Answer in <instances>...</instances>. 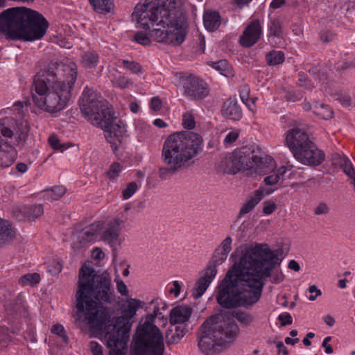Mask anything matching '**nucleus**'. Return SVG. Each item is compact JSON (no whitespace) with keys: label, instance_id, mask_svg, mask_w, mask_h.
<instances>
[{"label":"nucleus","instance_id":"1","mask_svg":"<svg viewBox=\"0 0 355 355\" xmlns=\"http://www.w3.org/2000/svg\"><path fill=\"white\" fill-rule=\"evenodd\" d=\"M282 260L267 244H256L248 249L228 270L218 286L216 300L221 307L248 309L261 297L264 283L270 277L272 284L284 279L282 271L273 269Z\"/></svg>","mask_w":355,"mask_h":355},{"label":"nucleus","instance_id":"2","mask_svg":"<svg viewBox=\"0 0 355 355\" xmlns=\"http://www.w3.org/2000/svg\"><path fill=\"white\" fill-rule=\"evenodd\" d=\"M253 319L248 312H218L209 316L197 333L200 351L205 355H215L229 348L240 332L236 320L248 325Z\"/></svg>","mask_w":355,"mask_h":355},{"label":"nucleus","instance_id":"3","mask_svg":"<svg viewBox=\"0 0 355 355\" xmlns=\"http://www.w3.org/2000/svg\"><path fill=\"white\" fill-rule=\"evenodd\" d=\"M59 67L57 62H51L40 70L35 76L31 86L35 105L49 113L60 112L67 105L77 79V72L71 70L66 80H60L58 76Z\"/></svg>","mask_w":355,"mask_h":355},{"label":"nucleus","instance_id":"4","mask_svg":"<svg viewBox=\"0 0 355 355\" xmlns=\"http://www.w3.org/2000/svg\"><path fill=\"white\" fill-rule=\"evenodd\" d=\"M114 289L108 272L98 274L84 265L79 271L75 294L76 311H108L114 300Z\"/></svg>","mask_w":355,"mask_h":355},{"label":"nucleus","instance_id":"5","mask_svg":"<svg viewBox=\"0 0 355 355\" xmlns=\"http://www.w3.org/2000/svg\"><path fill=\"white\" fill-rule=\"evenodd\" d=\"M49 24L39 12L24 6L8 8L0 13V37L32 42L42 39Z\"/></svg>","mask_w":355,"mask_h":355},{"label":"nucleus","instance_id":"6","mask_svg":"<svg viewBox=\"0 0 355 355\" xmlns=\"http://www.w3.org/2000/svg\"><path fill=\"white\" fill-rule=\"evenodd\" d=\"M202 137L193 132L180 131L171 134L164 141L162 159L165 166L159 169V177L167 180L184 168L202 150Z\"/></svg>","mask_w":355,"mask_h":355},{"label":"nucleus","instance_id":"7","mask_svg":"<svg viewBox=\"0 0 355 355\" xmlns=\"http://www.w3.org/2000/svg\"><path fill=\"white\" fill-rule=\"evenodd\" d=\"M128 316L112 318L110 312H76L73 317L86 325L88 331L96 334H105L107 347L116 345L128 338L132 327V318L136 312H128Z\"/></svg>","mask_w":355,"mask_h":355},{"label":"nucleus","instance_id":"8","mask_svg":"<svg viewBox=\"0 0 355 355\" xmlns=\"http://www.w3.org/2000/svg\"><path fill=\"white\" fill-rule=\"evenodd\" d=\"M133 17L137 20V26L145 31H149V36L158 42H164L172 46H180L185 40L187 35V24L184 19L176 15H159V19H154L149 16L146 19L148 27L139 22L136 10Z\"/></svg>","mask_w":355,"mask_h":355},{"label":"nucleus","instance_id":"9","mask_svg":"<svg viewBox=\"0 0 355 355\" xmlns=\"http://www.w3.org/2000/svg\"><path fill=\"white\" fill-rule=\"evenodd\" d=\"M164 350L161 330L153 322H140L132 336L129 355H163Z\"/></svg>","mask_w":355,"mask_h":355},{"label":"nucleus","instance_id":"10","mask_svg":"<svg viewBox=\"0 0 355 355\" xmlns=\"http://www.w3.org/2000/svg\"><path fill=\"white\" fill-rule=\"evenodd\" d=\"M274 159L270 157L258 156L253 146H243L234 150L226 159L224 172L228 174H236L239 171H250L252 174L257 169L272 168Z\"/></svg>","mask_w":355,"mask_h":355},{"label":"nucleus","instance_id":"11","mask_svg":"<svg viewBox=\"0 0 355 355\" xmlns=\"http://www.w3.org/2000/svg\"><path fill=\"white\" fill-rule=\"evenodd\" d=\"M79 105L81 113L91 124L101 123L100 118L111 108H110L94 89L85 87L79 99Z\"/></svg>","mask_w":355,"mask_h":355},{"label":"nucleus","instance_id":"12","mask_svg":"<svg viewBox=\"0 0 355 355\" xmlns=\"http://www.w3.org/2000/svg\"><path fill=\"white\" fill-rule=\"evenodd\" d=\"M181 3V0H145L143 4H137L135 6L136 14L139 22L148 27L146 19L150 16L155 21L159 19V15L168 16L175 15L169 12L167 8H175L176 5Z\"/></svg>","mask_w":355,"mask_h":355},{"label":"nucleus","instance_id":"13","mask_svg":"<svg viewBox=\"0 0 355 355\" xmlns=\"http://www.w3.org/2000/svg\"><path fill=\"white\" fill-rule=\"evenodd\" d=\"M29 130L30 125L26 120L18 121L9 116L0 119V138L8 140L15 136L17 144L24 145Z\"/></svg>","mask_w":355,"mask_h":355},{"label":"nucleus","instance_id":"14","mask_svg":"<svg viewBox=\"0 0 355 355\" xmlns=\"http://www.w3.org/2000/svg\"><path fill=\"white\" fill-rule=\"evenodd\" d=\"M105 113L100 118L101 123L92 125L102 128L105 139L110 144L112 150L115 152L121 144V138L125 132V126L116 121L115 112L112 109Z\"/></svg>","mask_w":355,"mask_h":355},{"label":"nucleus","instance_id":"15","mask_svg":"<svg viewBox=\"0 0 355 355\" xmlns=\"http://www.w3.org/2000/svg\"><path fill=\"white\" fill-rule=\"evenodd\" d=\"M179 82L182 87L183 94L190 100L201 101L209 94L207 83L193 73H180Z\"/></svg>","mask_w":355,"mask_h":355},{"label":"nucleus","instance_id":"16","mask_svg":"<svg viewBox=\"0 0 355 355\" xmlns=\"http://www.w3.org/2000/svg\"><path fill=\"white\" fill-rule=\"evenodd\" d=\"M293 156L300 163L311 166H319L325 157L324 153L312 141L300 150H295Z\"/></svg>","mask_w":355,"mask_h":355},{"label":"nucleus","instance_id":"17","mask_svg":"<svg viewBox=\"0 0 355 355\" xmlns=\"http://www.w3.org/2000/svg\"><path fill=\"white\" fill-rule=\"evenodd\" d=\"M121 220L119 218H114L109 221L101 234V240L110 245L113 251H116L117 247L121 244Z\"/></svg>","mask_w":355,"mask_h":355},{"label":"nucleus","instance_id":"18","mask_svg":"<svg viewBox=\"0 0 355 355\" xmlns=\"http://www.w3.org/2000/svg\"><path fill=\"white\" fill-rule=\"evenodd\" d=\"M125 303L127 304V309L124 311H137L138 309H144L145 311H164L169 308V304L159 296L154 297L148 303H145L140 300L128 297Z\"/></svg>","mask_w":355,"mask_h":355},{"label":"nucleus","instance_id":"19","mask_svg":"<svg viewBox=\"0 0 355 355\" xmlns=\"http://www.w3.org/2000/svg\"><path fill=\"white\" fill-rule=\"evenodd\" d=\"M310 141L306 131L300 128L290 129L286 133V142L293 155L295 150H300Z\"/></svg>","mask_w":355,"mask_h":355},{"label":"nucleus","instance_id":"20","mask_svg":"<svg viewBox=\"0 0 355 355\" xmlns=\"http://www.w3.org/2000/svg\"><path fill=\"white\" fill-rule=\"evenodd\" d=\"M261 27L259 19L252 21L240 37L241 46L249 48L255 44L260 38Z\"/></svg>","mask_w":355,"mask_h":355},{"label":"nucleus","instance_id":"21","mask_svg":"<svg viewBox=\"0 0 355 355\" xmlns=\"http://www.w3.org/2000/svg\"><path fill=\"white\" fill-rule=\"evenodd\" d=\"M103 227V222L96 221L84 227L78 234V245L77 247L81 248L89 243L96 242Z\"/></svg>","mask_w":355,"mask_h":355},{"label":"nucleus","instance_id":"22","mask_svg":"<svg viewBox=\"0 0 355 355\" xmlns=\"http://www.w3.org/2000/svg\"><path fill=\"white\" fill-rule=\"evenodd\" d=\"M17 152L8 140L0 138V167L10 166L15 161Z\"/></svg>","mask_w":355,"mask_h":355},{"label":"nucleus","instance_id":"23","mask_svg":"<svg viewBox=\"0 0 355 355\" xmlns=\"http://www.w3.org/2000/svg\"><path fill=\"white\" fill-rule=\"evenodd\" d=\"M222 115L230 120L239 121L243 117V111L236 97H230L223 104Z\"/></svg>","mask_w":355,"mask_h":355},{"label":"nucleus","instance_id":"24","mask_svg":"<svg viewBox=\"0 0 355 355\" xmlns=\"http://www.w3.org/2000/svg\"><path fill=\"white\" fill-rule=\"evenodd\" d=\"M232 239L227 236L216 248L212 255L211 263L215 265L222 264L227 258L228 254L232 250Z\"/></svg>","mask_w":355,"mask_h":355},{"label":"nucleus","instance_id":"25","mask_svg":"<svg viewBox=\"0 0 355 355\" xmlns=\"http://www.w3.org/2000/svg\"><path fill=\"white\" fill-rule=\"evenodd\" d=\"M43 214L44 207L41 204L26 205L14 212L17 219L22 220L24 218L28 220H33Z\"/></svg>","mask_w":355,"mask_h":355},{"label":"nucleus","instance_id":"26","mask_svg":"<svg viewBox=\"0 0 355 355\" xmlns=\"http://www.w3.org/2000/svg\"><path fill=\"white\" fill-rule=\"evenodd\" d=\"M271 191L266 189L259 188L254 191V195L251 196L242 205L239 215L243 216L250 213L257 205L266 196L270 195Z\"/></svg>","mask_w":355,"mask_h":355},{"label":"nucleus","instance_id":"27","mask_svg":"<svg viewBox=\"0 0 355 355\" xmlns=\"http://www.w3.org/2000/svg\"><path fill=\"white\" fill-rule=\"evenodd\" d=\"M15 236L16 231L12 223L0 218V248L10 244Z\"/></svg>","mask_w":355,"mask_h":355},{"label":"nucleus","instance_id":"28","mask_svg":"<svg viewBox=\"0 0 355 355\" xmlns=\"http://www.w3.org/2000/svg\"><path fill=\"white\" fill-rule=\"evenodd\" d=\"M221 17L218 12L207 10L203 15V24L209 31H214L220 26Z\"/></svg>","mask_w":355,"mask_h":355},{"label":"nucleus","instance_id":"29","mask_svg":"<svg viewBox=\"0 0 355 355\" xmlns=\"http://www.w3.org/2000/svg\"><path fill=\"white\" fill-rule=\"evenodd\" d=\"M186 331L185 325H178L175 329H168L165 336L167 345L178 343L186 334Z\"/></svg>","mask_w":355,"mask_h":355},{"label":"nucleus","instance_id":"30","mask_svg":"<svg viewBox=\"0 0 355 355\" xmlns=\"http://www.w3.org/2000/svg\"><path fill=\"white\" fill-rule=\"evenodd\" d=\"M100 56L98 53L94 50H89L81 55V62L84 67L87 69L95 68L99 62Z\"/></svg>","mask_w":355,"mask_h":355},{"label":"nucleus","instance_id":"31","mask_svg":"<svg viewBox=\"0 0 355 355\" xmlns=\"http://www.w3.org/2000/svg\"><path fill=\"white\" fill-rule=\"evenodd\" d=\"M313 113L324 120L332 118L334 114L332 109L328 105L317 101L313 102Z\"/></svg>","mask_w":355,"mask_h":355},{"label":"nucleus","instance_id":"32","mask_svg":"<svg viewBox=\"0 0 355 355\" xmlns=\"http://www.w3.org/2000/svg\"><path fill=\"white\" fill-rule=\"evenodd\" d=\"M89 1L94 11L101 14L110 12L114 7L113 0H89Z\"/></svg>","mask_w":355,"mask_h":355},{"label":"nucleus","instance_id":"33","mask_svg":"<svg viewBox=\"0 0 355 355\" xmlns=\"http://www.w3.org/2000/svg\"><path fill=\"white\" fill-rule=\"evenodd\" d=\"M209 65L217 70L224 76L229 77L232 76L231 67L226 60H220L218 62H210Z\"/></svg>","mask_w":355,"mask_h":355},{"label":"nucleus","instance_id":"34","mask_svg":"<svg viewBox=\"0 0 355 355\" xmlns=\"http://www.w3.org/2000/svg\"><path fill=\"white\" fill-rule=\"evenodd\" d=\"M210 284V280L207 281L205 278H200L198 280L195 287L192 289V296L195 300H197L204 294Z\"/></svg>","mask_w":355,"mask_h":355},{"label":"nucleus","instance_id":"35","mask_svg":"<svg viewBox=\"0 0 355 355\" xmlns=\"http://www.w3.org/2000/svg\"><path fill=\"white\" fill-rule=\"evenodd\" d=\"M191 312H170V323L172 325H184L191 318Z\"/></svg>","mask_w":355,"mask_h":355},{"label":"nucleus","instance_id":"36","mask_svg":"<svg viewBox=\"0 0 355 355\" xmlns=\"http://www.w3.org/2000/svg\"><path fill=\"white\" fill-rule=\"evenodd\" d=\"M284 54L280 51H271L266 55L267 64L270 66H275L282 64L284 61Z\"/></svg>","mask_w":355,"mask_h":355},{"label":"nucleus","instance_id":"37","mask_svg":"<svg viewBox=\"0 0 355 355\" xmlns=\"http://www.w3.org/2000/svg\"><path fill=\"white\" fill-rule=\"evenodd\" d=\"M282 22L280 19L274 17L270 19L268 24V31L270 36L281 37L282 35Z\"/></svg>","mask_w":355,"mask_h":355},{"label":"nucleus","instance_id":"38","mask_svg":"<svg viewBox=\"0 0 355 355\" xmlns=\"http://www.w3.org/2000/svg\"><path fill=\"white\" fill-rule=\"evenodd\" d=\"M130 331H128V338L120 343H117L116 345L107 347L110 348L108 355H125L128 347V342L130 338Z\"/></svg>","mask_w":355,"mask_h":355},{"label":"nucleus","instance_id":"39","mask_svg":"<svg viewBox=\"0 0 355 355\" xmlns=\"http://www.w3.org/2000/svg\"><path fill=\"white\" fill-rule=\"evenodd\" d=\"M66 192V189L62 186H56L48 189L44 195L45 199L51 201L59 200Z\"/></svg>","mask_w":355,"mask_h":355},{"label":"nucleus","instance_id":"40","mask_svg":"<svg viewBox=\"0 0 355 355\" xmlns=\"http://www.w3.org/2000/svg\"><path fill=\"white\" fill-rule=\"evenodd\" d=\"M40 275L35 273H28L22 276L19 281V283L22 286L35 285L40 282Z\"/></svg>","mask_w":355,"mask_h":355},{"label":"nucleus","instance_id":"41","mask_svg":"<svg viewBox=\"0 0 355 355\" xmlns=\"http://www.w3.org/2000/svg\"><path fill=\"white\" fill-rule=\"evenodd\" d=\"M114 87H119L120 89H125L129 85L133 84L130 78H126L124 76H119L115 77L112 80Z\"/></svg>","mask_w":355,"mask_h":355},{"label":"nucleus","instance_id":"42","mask_svg":"<svg viewBox=\"0 0 355 355\" xmlns=\"http://www.w3.org/2000/svg\"><path fill=\"white\" fill-rule=\"evenodd\" d=\"M123 169L122 165L119 162H113L109 168L106 175L107 177L112 180H115L119 177L120 173Z\"/></svg>","mask_w":355,"mask_h":355},{"label":"nucleus","instance_id":"43","mask_svg":"<svg viewBox=\"0 0 355 355\" xmlns=\"http://www.w3.org/2000/svg\"><path fill=\"white\" fill-rule=\"evenodd\" d=\"M340 167L343 168V172L352 179L355 178V171L353 168L351 161L345 157L340 161Z\"/></svg>","mask_w":355,"mask_h":355},{"label":"nucleus","instance_id":"44","mask_svg":"<svg viewBox=\"0 0 355 355\" xmlns=\"http://www.w3.org/2000/svg\"><path fill=\"white\" fill-rule=\"evenodd\" d=\"M122 64L123 67L129 69L133 73L138 74L142 71V67L137 62L123 60Z\"/></svg>","mask_w":355,"mask_h":355},{"label":"nucleus","instance_id":"45","mask_svg":"<svg viewBox=\"0 0 355 355\" xmlns=\"http://www.w3.org/2000/svg\"><path fill=\"white\" fill-rule=\"evenodd\" d=\"M182 125L185 129L192 130L195 128L196 122L191 112H186L182 116Z\"/></svg>","mask_w":355,"mask_h":355},{"label":"nucleus","instance_id":"46","mask_svg":"<svg viewBox=\"0 0 355 355\" xmlns=\"http://www.w3.org/2000/svg\"><path fill=\"white\" fill-rule=\"evenodd\" d=\"M218 265H215L211 263V261H209V264L205 270V276L201 278H205L206 280H210V283L212 282L213 279L217 274L216 267Z\"/></svg>","mask_w":355,"mask_h":355},{"label":"nucleus","instance_id":"47","mask_svg":"<svg viewBox=\"0 0 355 355\" xmlns=\"http://www.w3.org/2000/svg\"><path fill=\"white\" fill-rule=\"evenodd\" d=\"M51 332L54 334L59 336L65 343H68V336L66 334V331L64 327L62 324H55L53 325V327H51Z\"/></svg>","mask_w":355,"mask_h":355},{"label":"nucleus","instance_id":"48","mask_svg":"<svg viewBox=\"0 0 355 355\" xmlns=\"http://www.w3.org/2000/svg\"><path fill=\"white\" fill-rule=\"evenodd\" d=\"M138 186L136 182H132L127 184L126 188L123 191V198L128 200L131 198L134 193L137 191Z\"/></svg>","mask_w":355,"mask_h":355},{"label":"nucleus","instance_id":"49","mask_svg":"<svg viewBox=\"0 0 355 355\" xmlns=\"http://www.w3.org/2000/svg\"><path fill=\"white\" fill-rule=\"evenodd\" d=\"M198 304V303L197 304L196 302H194L193 303V306H191V305H184V304H182V305H174L173 304H172L173 307L171 309L170 311H193V309H197V310H200V311H205V307L204 306H200V307H198L197 305Z\"/></svg>","mask_w":355,"mask_h":355},{"label":"nucleus","instance_id":"50","mask_svg":"<svg viewBox=\"0 0 355 355\" xmlns=\"http://www.w3.org/2000/svg\"><path fill=\"white\" fill-rule=\"evenodd\" d=\"M12 340V336L7 328L0 327V344L5 346Z\"/></svg>","mask_w":355,"mask_h":355},{"label":"nucleus","instance_id":"51","mask_svg":"<svg viewBox=\"0 0 355 355\" xmlns=\"http://www.w3.org/2000/svg\"><path fill=\"white\" fill-rule=\"evenodd\" d=\"M149 33L147 34L142 31H139L135 35V40L142 45H148L150 43Z\"/></svg>","mask_w":355,"mask_h":355},{"label":"nucleus","instance_id":"52","mask_svg":"<svg viewBox=\"0 0 355 355\" xmlns=\"http://www.w3.org/2000/svg\"><path fill=\"white\" fill-rule=\"evenodd\" d=\"M277 209L275 202L271 200H267L263 202V213L269 215L273 213Z\"/></svg>","mask_w":355,"mask_h":355},{"label":"nucleus","instance_id":"53","mask_svg":"<svg viewBox=\"0 0 355 355\" xmlns=\"http://www.w3.org/2000/svg\"><path fill=\"white\" fill-rule=\"evenodd\" d=\"M49 145L55 150L62 149L64 146L61 144L60 139L55 135H51L48 139Z\"/></svg>","mask_w":355,"mask_h":355},{"label":"nucleus","instance_id":"54","mask_svg":"<svg viewBox=\"0 0 355 355\" xmlns=\"http://www.w3.org/2000/svg\"><path fill=\"white\" fill-rule=\"evenodd\" d=\"M279 181V177L278 176V175H276V173H275L274 172L272 174L265 177L263 179L264 184L266 185H268V186L275 185Z\"/></svg>","mask_w":355,"mask_h":355},{"label":"nucleus","instance_id":"55","mask_svg":"<svg viewBox=\"0 0 355 355\" xmlns=\"http://www.w3.org/2000/svg\"><path fill=\"white\" fill-rule=\"evenodd\" d=\"M277 319L281 322V326L290 325L293 323V318L288 313H281Z\"/></svg>","mask_w":355,"mask_h":355},{"label":"nucleus","instance_id":"56","mask_svg":"<svg viewBox=\"0 0 355 355\" xmlns=\"http://www.w3.org/2000/svg\"><path fill=\"white\" fill-rule=\"evenodd\" d=\"M89 347L93 355H103L101 345L96 341H91Z\"/></svg>","mask_w":355,"mask_h":355},{"label":"nucleus","instance_id":"57","mask_svg":"<svg viewBox=\"0 0 355 355\" xmlns=\"http://www.w3.org/2000/svg\"><path fill=\"white\" fill-rule=\"evenodd\" d=\"M309 292L311 293L309 297V300L311 301L315 300L318 296L321 295L322 294L321 291L315 285L309 286Z\"/></svg>","mask_w":355,"mask_h":355},{"label":"nucleus","instance_id":"58","mask_svg":"<svg viewBox=\"0 0 355 355\" xmlns=\"http://www.w3.org/2000/svg\"><path fill=\"white\" fill-rule=\"evenodd\" d=\"M48 270L52 275H58L62 271V265L58 261H53Z\"/></svg>","mask_w":355,"mask_h":355},{"label":"nucleus","instance_id":"59","mask_svg":"<svg viewBox=\"0 0 355 355\" xmlns=\"http://www.w3.org/2000/svg\"><path fill=\"white\" fill-rule=\"evenodd\" d=\"M239 137V133L236 131H231L225 137L224 142L227 144H232Z\"/></svg>","mask_w":355,"mask_h":355},{"label":"nucleus","instance_id":"60","mask_svg":"<svg viewBox=\"0 0 355 355\" xmlns=\"http://www.w3.org/2000/svg\"><path fill=\"white\" fill-rule=\"evenodd\" d=\"M329 211V207L326 203H320L315 209L314 213L316 215L327 214Z\"/></svg>","mask_w":355,"mask_h":355},{"label":"nucleus","instance_id":"61","mask_svg":"<svg viewBox=\"0 0 355 355\" xmlns=\"http://www.w3.org/2000/svg\"><path fill=\"white\" fill-rule=\"evenodd\" d=\"M116 288L119 293L122 295L128 297V291L127 289V286L121 279H119L116 282Z\"/></svg>","mask_w":355,"mask_h":355},{"label":"nucleus","instance_id":"62","mask_svg":"<svg viewBox=\"0 0 355 355\" xmlns=\"http://www.w3.org/2000/svg\"><path fill=\"white\" fill-rule=\"evenodd\" d=\"M150 107L153 110L157 112L162 108V101L159 97H153L150 101Z\"/></svg>","mask_w":355,"mask_h":355},{"label":"nucleus","instance_id":"63","mask_svg":"<svg viewBox=\"0 0 355 355\" xmlns=\"http://www.w3.org/2000/svg\"><path fill=\"white\" fill-rule=\"evenodd\" d=\"M240 98L242 101H250V89L248 85H245L243 87L242 89L240 91Z\"/></svg>","mask_w":355,"mask_h":355},{"label":"nucleus","instance_id":"64","mask_svg":"<svg viewBox=\"0 0 355 355\" xmlns=\"http://www.w3.org/2000/svg\"><path fill=\"white\" fill-rule=\"evenodd\" d=\"M278 303L284 307H288V309L294 308L295 302L292 301L288 303L287 298L285 296H282L277 300Z\"/></svg>","mask_w":355,"mask_h":355}]
</instances>
